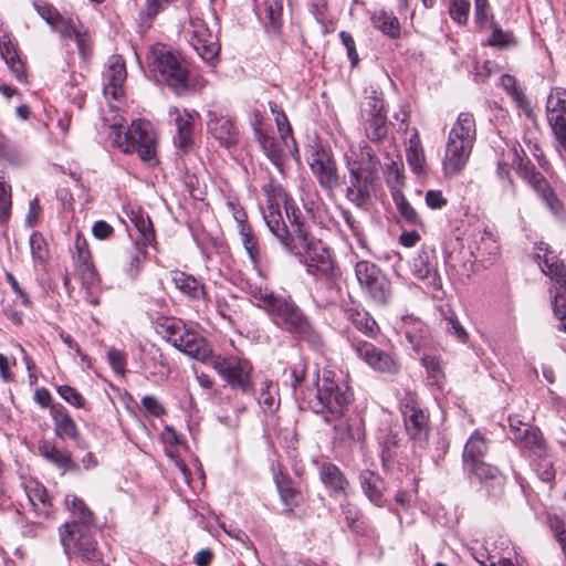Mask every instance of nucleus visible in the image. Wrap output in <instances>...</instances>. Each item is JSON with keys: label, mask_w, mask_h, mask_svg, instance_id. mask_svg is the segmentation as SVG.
Returning a JSON list of instances; mask_svg holds the SVG:
<instances>
[{"label": "nucleus", "mask_w": 566, "mask_h": 566, "mask_svg": "<svg viewBox=\"0 0 566 566\" xmlns=\"http://www.w3.org/2000/svg\"><path fill=\"white\" fill-rule=\"evenodd\" d=\"M65 504L72 514V520L60 531L65 554L69 558H81L84 562L98 560L101 553L93 535V512L76 495H66Z\"/></svg>", "instance_id": "f257e3e1"}, {"label": "nucleus", "mask_w": 566, "mask_h": 566, "mask_svg": "<svg viewBox=\"0 0 566 566\" xmlns=\"http://www.w3.org/2000/svg\"><path fill=\"white\" fill-rule=\"evenodd\" d=\"M353 395L340 375L333 369L318 370L315 390L306 398L307 407L321 415L326 422L339 420L348 409Z\"/></svg>", "instance_id": "f03ea898"}, {"label": "nucleus", "mask_w": 566, "mask_h": 566, "mask_svg": "<svg viewBox=\"0 0 566 566\" xmlns=\"http://www.w3.org/2000/svg\"><path fill=\"white\" fill-rule=\"evenodd\" d=\"M104 126H107L108 139L113 147L125 154L137 153L143 161L155 160L157 139L149 122L133 120L125 133L122 130V117H115L111 124L105 119Z\"/></svg>", "instance_id": "7ed1b4c3"}, {"label": "nucleus", "mask_w": 566, "mask_h": 566, "mask_svg": "<svg viewBox=\"0 0 566 566\" xmlns=\"http://www.w3.org/2000/svg\"><path fill=\"white\" fill-rule=\"evenodd\" d=\"M265 313L275 327L295 339L304 340L312 347L322 345L321 335L291 296L280 295Z\"/></svg>", "instance_id": "20e7f679"}, {"label": "nucleus", "mask_w": 566, "mask_h": 566, "mask_svg": "<svg viewBox=\"0 0 566 566\" xmlns=\"http://www.w3.org/2000/svg\"><path fill=\"white\" fill-rule=\"evenodd\" d=\"M476 138L474 116L469 112L459 114L453 123L446 144L442 168L446 176L460 174L471 155Z\"/></svg>", "instance_id": "39448f33"}, {"label": "nucleus", "mask_w": 566, "mask_h": 566, "mask_svg": "<svg viewBox=\"0 0 566 566\" xmlns=\"http://www.w3.org/2000/svg\"><path fill=\"white\" fill-rule=\"evenodd\" d=\"M147 64L150 75L177 94H181L190 87L187 62L180 54L166 45H151L147 53Z\"/></svg>", "instance_id": "423d86ee"}, {"label": "nucleus", "mask_w": 566, "mask_h": 566, "mask_svg": "<svg viewBox=\"0 0 566 566\" xmlns=\"http://www.w3.org/2000/svg\"><path fill=\"white\" fill-rule=\"evenodd\" d=\"M156 331L174 347L201 363L207 364L213 354L206 338L181 319L160 317L156 322Z\"/></svg>", "instance_id": "0eeeda50"}, {"label": "nucleus", "mask_w": 566, "mask_h": 566, "mask_svg": "<svg viewBox=\"0 0 566 566\" xmlns=\"http://www.w3.org/2000/svg\"><path fill=\"white\" fill-rule=\"evenodd\" d=\"M542 271L555 285L549 289L554 316L559 319L558 329L566 332V272L565 264L556 250H545Z\"/></svg>", "instance_id": "6e6552de"}, {"label": "nucleus", "mask_w": 566, "mask_h": 566, "mask_svg": "<svg viewBox=\"0 0 566 566\" xmlns=\"http://www.w3.org/2000/svg\"><path fill=\"white\" fill-rule=\"evenodd\" d=\"M401 412L407 436L415 451L424 450L429 442V415L423 410L415 396L407 394L401 400Z\"/></svg>", "instance_id": "1a4fd4ad"}, {"label": "nucleus", "mask_w": 566, "mask_h": 566, "mask_svg": "<svg viewBox=\"0 0 566 566\" xmlns=\"http://www.w3.org/2000/svg\"><path fill=\"white\" fill-rule=\"evenodd\" d=\"M232 389L243 392L251 388V364L237 355H211L207 363Z\"/></svg>", "instance_id": "9d476101"}, {"label": "nucleus", "mask_w": 566, "mask_h": 566, "mask_svg": "<svg viewBox=\"0 0 566 566\" xmlns=\"http://www.w3.org/2000/svg\"><path fill=\"white\" fill-rule=\"evenodd\" d=\"M184 35L203 61L212 63L218 57V35L209 29L203 19L191 15L184 27Z\"/></svg>", "instance_id": "9b49d317"}, {"label": "nucleus", "mask_w": 566, "mask_h": 566, "mask_svg": "<svg viewBox=\"0 0 566 566\" xmlns=\"http://www.w3.org/2000/svg\"><path fill=\"white\" fill-rule=\"evenodd\" d=\"M127 72L123 59L118 55L109 57L103 73V93L112 108L118 107L125 101L124 83Z\"/></svg>", "instance_id": "f8f14e48"}, {"label": "nucleus", "mask_w": 566, "mask_h": 566, "mask_svg": "<svg viewBox=\"0 0 566 566\" xmlns=\"http://www.w3.org/2000/svg\"><path fill=\"white\" fill-rule=\"evenodd\" d=\"M346 167L349 172V185L346 189V198L358 208L364 207L370 196L371 178L363 164L345 155Z\"/></svg>", "instance_id": "ddd939ff"}, {"label": "nucleus", "mask_w": 566, "mask_h": 566, "mask_svg": "<svg viewBox=\"0 0 566 566\" xmlns=\"http://www.w3.org/2000/svg\"><path fill=\"white\" fill-rule=\"evenodd\" d=\"M350 344L358 357L374 370L389 375H395L399 371L400 366L397 359L374 344L356 338H353Z\"/></svg>", "instance_id": "4468645a"}, {"label": "nucleus", "mask_w": 566, "mask_h": 566, "mask_svg": "<svg viewBox=\"0 0 566 566\" xmlns=\"http://www.w3.org/2000/svg\"><path fill=\"white\" fill-rule=\"evenodd\" d=\"M549 126L559 144V151L566 150V90H552L546 102Z\"/></svg>", "instance_id": "2eb2a0df"}, {"label": "nucleus", "mask_w": 566, "mask_h": 566, "mask_svg": "<svg viewBox=\"0 0 566 566\" xmlns=\"http://www.w3.org/2000/svg\"><path fill=\"white\" fill-rule=\"evenodd\" d=\"M76 271L81 277L82 287L85 290L87 303L97 305L98 298V274L92 261L91 250H75L72 254Z\"/></svg>", "instance_id": "dca6fc26"}, {"label": "nucleus", "mask_w": 566, "mask_h": 566, "mask_svg": "<svg viewBox=\"0 0 566 566\" xmlns=\"http://www.w3.org/2000/svg\"><path fill=\"white\" fill-rule=\"evenodd\" d=\"M208 133L218 143L229 148L238 142V128L231 116L223 109H210L207 113Z\"/></svg>", "instance_id": "f3484780"}, {"label": "nucleus", "mask_w": 566, "mask_h": 566, "mask_svg": "<svg viewBox=\"0 0 566 566\" xmlns=\"http://www.w3.org/2000/svg\"><path fill=\"white\" fill-rule=\"evenodd\" d=\"M310 167L322 188L333 190L339 185L336 163L327 150L321 148L313 151Z\"/></svg>", "instance_id": "a211bd4d"}, {"label": "nucleus", "mask_w": 566, "mask_h": 566, "mask_svg": "<svg viewBox=\"0 0 566 566\" xmlns=\"http://www.w3.org/2000/svg\"><path fill=\"white\" fill-rule=\"evenodd\" d=\"M197 113H191L186 108L172 106L168 111V116L176 127L174 137L175 145L187 151L193 144V125Z\"/></svg>", "instance_id": "6ab92c4d"}, {"label": "nucleus", "mask_w": 566, "mask_h": 566, "mask_svg": "<svg viewBox=\"0 0 566 566\" xmlns=\"http://www.w3.org/2000/svg\"><path fill=\"white\" fill-rule=\"evenodd\" d=\"M513 441L527 452L532 461L547 453L541 431L532 426L515 427Z\"/></svg>", "instance_id": "aec40b11"}, {"label": "nucleus", "mask_w": 566, "mask_h": 566, "mask_svg": "<svg viewBox=\"0 0 566 566\" xmlns=\"http://www.w3.org/2000/svg\"><path fill=\"white\" fill-rule=\"evenodd\" d=\"M283 203L286 217L291 223V231L293 232V248H315V240L311 235L308 228L300 220V209L292 205L287 199Z\"/></svg>", "instance_id": "412c9836"}, {"label": "nucleus", "mask_w": 566, "mask_h": 566, "mask_svg": "<svg viewBox=\"0 0 566 566\" xmlns=\"http://www.w3.org/2000/svg\"><path fill=\"white\" fill-rule=\"evenodd\" d=\"M463 467L469 474L475 476L481 483L491 488L494 492L502 490L504 479L499 473L497 468L485 463L483 460Z\"/></svg>", "instance_id": "4be33fe9"}, {"label": "nucleus", "mask_w": 566, "mask_h": 566, "mask_svg": "<svg viewBox=\"0 0 566 566\" xmlns=\"http://www.w3.org/2000/svg\"><path fill=\"white\" fill-rule=\"evenodd\" d=\"M127 216L138 233L136 238L137 244L142 245V248L154 245L156 234L149 216L142 209H132Z\"/></svg>", "instance_id": "5701e85b"}, {"label": "nucleus", "mask_w": 566, "mask_h": 566, "mask_svg": "<svg viewBox=\"0 0 566 566\" xmlns=\"http://www.w3.org/2000/svg\"><path fill=\"white\" fill-rule=\"evenodd\" d=\"M522 174L527 182L541 195L552 212L557 214L562 209V203L556 199L542 174L528 167H525Z\"/></svg>", "instance_id": "b1692460"}, {"label": "nucleus", "mask_w": 566, "mask_h": 566, "mask_svg": "<svg viewBox=\"0 0 566 566\" xmlns=\"http://www.w3.org/2000/svg\"><path fill=\"white\" fill-rule=\"evenodd\" d=\"M274 481L285 511L287 513H293L302 501L300 491L294 486L291 478L282 471L274 474Z\"/></svg>", "instance_id": "393cba45"}, {"label": "nucleus", "mask_w": 566, "mask_h": 566, "mask_svg": "<svg viewBox=\"0 0 566 566\" xmlns=\"http://www.w3.org/2000/svg\"><path fill=\"white\" fill-rule=\"evenodd\" d=\"M359 482L368 500L376 506H384L386 500L382 493L385 490L382 478L374 471L365 470L359 474Z\"/></svg>", "instance_id": "a878e982"}, {"label": "nucleus", "mask_w": 566, "mask_h": 566, "mask_svg": "<svg viewBox=\"0 0 566 566\" xmlns=\"http://www.w3.org/2000/svg\"><path fill=\"white\" fill-rule=\"evenodd\" d=\"M329 250H305L304 262L306 270L311 274H323L325 276L334 275V261L332 260Z\"/></svg>", "instance_id": "bb28decb"}, {"label": "nucleus", "mask_w": 566, "mask_h": 566, "mask_svg": "<svg viewBox=\"0 0 566 566\" xmlns=\"http://www.w3.org/2000/svg\"><path fill=\"white\" fill-rule=\"evenodd\" d=\"M52 420L54 423V433L61 439L75 440L78 436L75 421L70 416L69 411L61 403L52 407Z\"/></svg>", "instance_id": "cd10ccee"}, {"label": "nucleus", "mask_w": 566, "mask_h": 566, "mask_svg": "<svg viewBox=\"0 0 566 566\" xmlns=\"http://www.w3.org/2000/svg\"><path fill=\"white\" fill-rule=\"evenodd\" d=\"M39 452L45 460L62 470L63 473L69 471L77 472L80 470L78 464L71 459L69 453L61 451L49 441H42L39 444Z\"/></svg>", "instance_id": "c85d7f7f"}, {"label": "nucleus", "mask_w": 566, "mask_h": 566, "mask_svg": "<svg viewBox=\"0 0 566 566\" xmlns=\"http://www.w3.org/2000/svg\"><path fill=\"white\" fill-rule=\"evenodd\" d=\"M226 206L237 222L243 248H255L256 239L252 233L251 227L247 223V213L242 206L234 199H228Z\"/></svg>", "instance_id": "c756f323"}, {"label": "nucleus", "mask_w": 566, "mask_h": 566, "mask_svg": "<svg viewBox=\"0 0 566 566\" xmlns=\"http://www.w3.org/2000/svg\"><path fill=\"white\" fill-rule=\"evenodd\" d=\"M319 479L333 493L346 494L348 481L337 465L329 462L323 463L319 469Z\"/></svg>", "instance_id": "7c9ffc66"}, {"label": "nucleus", "mask_w": 566, "mask_h": 566, "mask_svg": "<svg viewBox=\"0 0 566 566\" xmlns=\"http://www.w3.org/2000/svg\"><path fill=\"white\" fill-rule=\"evenodd\" d=\"M264 221L270 231L279 239V242L285 248L293 247L292 237L293 232L289 230L282 219L280 208L268 209L264 212Z\"/></svg>", "instance_id": "2f4dec72"}, {"label": "nucleus", "mask_w": 566, "mask_h": 566, "mask_svg": "<svg viewBox=\"0 0 566 566\" xmlns=\"http://www.w3.org/2000/svg\"><path fill=\"white\" fill-rule=\"evenodd\" d=\"M25 493L38 514L44 516L50 515L52 504L43 484L36 481H30L25 484Z\"/></svg>", "instance_id": "473e14b6"}, {"label": "nucleus", "mask_w": 566, "mask_h": 566, "mask_svg": "<svg viewBox=\"0 0 566 566\" xmlns=\"http://www.w3.org/2000/svg\"><path fill=\"white\" fill-rule=\"evenodd\" d=\"M439 312L441 316L440 324L444 332L454 337L459 343L465 344L469 339V334L459 322L454 311L449 305H446L441 306Z\"/></svg>", "instance_id": "72a5a7b5"}, {"label": "nucleus", "mask_w": 566, "mask_h": 566, "mask_svg": "<svg viewBox=\"0 0 566 566\" xmlns=\"http://www.w3.org/2000/svg\"><path fill=\"white\" fill-rule=\"evenodd\" d=\"M406 160L412 172L420 176L426 172L427 163L424 151L417 132L410 138L406 150Z\"/></svg>", "instance_id": "f704fd0d"}, {"label": "nucleus", "mask_w": 566, "mask_h": 566, "mask_svg": "<svg viewBox=\"0 0 566 566\" xmlns=\"http://www.w3.org/2000/svg\"><path fill=\"white\" fill-rule=\"evenodd\" d=\"M371 22L377 30L391 39L400 36V23L392 12L377 10L371 15Z\"/></svg>", "instance_id": "c9c22d12"}, {"label": "nucleus", "mask_w": 566, "mask_h": 566, "mask_svg": "<svg viewBox=\"0 0 566 566\" xmlns=\"http://www.w3.org/2000/svg\"><path fill=\"white\" fill-rule=\"evenodd\" d=\"M345 317L352 322L355 327L367 336H374L377 333L376 321L363 308L349 307L345 310Z\"/></svg>", "instance_id": "e433bc0d"}, {"label": "nucleus", "mask_w": 566, "mask_h": 566, "mask_svg": "<svg viewBox=\"0 0 566 566\" xmlns=\"http://www.w3.org/2000/svg\"><path fill=\"white\" fill-rule=\"evenodd\" d=\"M172 282L181 293L190 298L199 300L205 296L203 284L191 275L184 272H176Z\"/></svg>", "instance_id": "4c0bfd02"}, {"label": "nucleus", "mask_w": 566, "mask_h": 566, "mask_svg": "<svg viewBox=\"0 0 566 566\" xmlns=\"http://www.w3.org/2000/svg\"><path fill=\"white\" fill-rule=\"evenodd\" d=\"M488 450L485 439L475 431L468 439L463 451V465L483 460Z\"/></svg>", "instance_id": "58836bf2"}, {"label": "nucleus", "mask_w": 566, "mask_h": 566, "mask_svg": "<svg viewBox=\"0 0 566 566\" xmlns=\"http://www.w3.org/2000/svg\"><path fill=\"white\" fill-rule=\"evenodd\" d=\"M363 292L373 303L384 306L391 300V283L385 275L378 276V280L376 279L374 284Z\"/></svg>", "instance_id": "ea45409f"}, {"label": "nucleus", "mask_w": 566, "mask_h": 566, "mask_svg": "<svg viewBox=\"0 0 566 566\" xmlns=\"http://www.w3.org/2000/svg\"><path fill=\"white\" fill-rule=\"evenodd\" d=\"M355 273L357 281L363 291L370 287L378 276H384L381 271L368 261H359L356 263Z\"/></svg>", "instance_id": "a19ab883"}, {"label": "nucleus", "mask_w": 566, "mask_h": 566, "mask_svg": "<svg viewBox=\"0 0 566 566\" xmlns=\"http://www.w3.org/2000/svg\"><path fill=\"white\" fill-rule=\"evenodd\" d=\"M248 285V293L250 294L253 304L264 312H266L280 296V294H274L272 291L266 287H262L260 284L249 283Z\"/></svg>", "instance_id": "79ce46f5"}, {"label": "nucleus", "mask_w": 566, "mask_h": 566, "mask_svg": "<svg viewBox=\"0 0 566 566\" xmlns=\"http://www.w3.org/2000/svg\"><path fill=\"white\" fill-rule=\"evenodd\" d=\"M421 363L426 368L428 382L431 386L441 387L444 379L441 359L434 355H424Z\"/></svg>", "instance_id": "37998d69"}, {"label": "nucleus", "mask_w": 566, "mask_h": 566, "mask_svg": "<svg viewBox=\"0 0 566 566\" xmlns=\"http://www.w3.org/2000/svg\"><path fill=\"white\" fill-rule=\"evenodd\" d=\"M392 199L400 218L410 226L421 224V219L415 208L400 191L392 192Z\"/></svg>", "instance_id": "c03bdc74"}, {"label": "nucleus", "mask_w": 566, "mask_h": 566, "mask_svg": "<svg viewBox=\"0 0 566 566\" xmlns=\"http://www.w3.org/2000/svg\"><path fill=\"white\" fill-rule=\"evenodd\" d=\"M259 142L265 156L271 160L273 165L281 169L284 157V151L281 146V144H283L282 140L277 142L273 137L261 135Z\"/></svg>", "instance_id": "a18cd8bd"}, {"label": "nucleus", "mask_w": 566, "mask_h": 566, "mask_svg": "<svg viewBox=\"0 0 566 566\" xmlns=\"http://www.w3.org/2000/svg\"><path fill=\"white\" fill-rule=\"evenodd\" d=\"M366 136L371 142H380L387 135V116L363 118Z\"/></svg>", "instance_id": "49530a36"}, {"label": "nucleus", "mask_w": 566, "mask_h": 566, "mask_svg": "<svg viewBox=\"0 0 566 566\" xmlns=\"http://www.w3.org/2000/svg\"><path fill=\"white\" fill-rule=\"evenodd\" d=\"M52 29L63 39H73L82 29V25L76 17H64L60 14L56 24H54Z\"/></svg>", "instance_id": "de8ad7c7"}, {"label": "nucleus", "mask_w": 566, "mask_h": 566, "mask_svg": "<svg viewBox=\"0 0 566 566\" xmlns=\"http://www.w3.org/2000/svg\"><path fill=\"white\" fill-rule=\"evenodd\" d=\"M262 190L266 197L268 209L280 208L281 203L287 199L283 187L274 180L265 184Z\"/></svg>", "instance_id": "09e8293b"}, {"label": "nucleus", "mask_w": 566, "mask_h": 566, "mask_svg": "<svg viewBox=\"0 0 566 566\" xmlns=\"http://www.w3.org/2000/svg\"><path fill=\"white\" fill-rule=\"evenodd\" d=\"M470 0H449L450 18L459 25H465L469 19Z\"/></svg>", "instance_id": "8fccbe9b"}, {"label": "nucleus", "mask_w": 566, "mask_h": 566, "mask_svg": "<svg viewBox=\"0 0 566 566\" xmlns=\"http://www.w3.org/2000/svg\"><path fill=\"white\" fill-rule=\"evenodd\" d=\"M378 117V116H387L384 112V101L380 96L376 94V92L373 93V95H369L366 97L365 102L363 103L361 108V117Z\"/></svg>", "instance_id": "3c124183"}, {"label": "nucleus", "mask_w": 566, "mask_h": 566, "mask_svg": "<svg viewBox=\"0 0 566 566\" xmlns=\"http://www.w3.org/2000/svg\"><path fill=\"white\" fill-rule=\"evenodd\" d=\"M343 218L349 229L348 237L352 238V240L347 239V244L349 248H354V245L357 247H365V238L364 234L360 231V228L356 220L353 218V216L348 211L343 212Z\"/></svg>", "instance_id": "603ef678"}, {"label": "nucleus", "mask_w": 566, "mask_h": 566, "mask_svg": "<svg viewBox=\"0 0 566 566\" xmlns=\"http://www.w3.org/2000/svg\"><path fill=\"white\" fill-rule=\"evenodd\" d=\"M56 391L66 402L73 407L85 408L86 400L75 388L67 385H61L57 386Z\"/></svg>", "instance_id": "864d4df0"}, {"label": "nucleus", "mask_w": 566, "mask_h": 566, "mask_svg": "<svg viewBox=\"0 0 566 566\" xmlns=\"http://www.w3.org/2000/svg\"><path fill=\"white\" fill-rule=\"evenodd\" d=\"M533 465L535 472L542 481L549 482L554 479L555 471L553 463L547 454H544L542 458H536V460L533 461Z\"/></svg>", "instance_id": "5fc2aeb1"}, {"label": "nucleus", "mask_w": 566, "mask_h": 566, "mask_svg": "<svg viewBox=\"0 0 566 566\" xmlns=\"http://www.w3.org/2000/svg\"><path fill=\"white\" fill-rule=\"evenodd\" d=\"M107 361L111 365L112 369L120 375L124 376L126 373V355L117 349V348H111L107 352Z\"/></svg>", "instance_id": "6e6d98bb"}, {"label": "nucleus", "mask_w": 566, "mask_h": 566, "mask_svg": "<svg viewBox=\"0 0 566 566\" xmlns=\"http://www.w3.org/2000/svg\"><path fill=\"white\" fill-rule=\"evenodd\" d=\"M275 124H276L277 130L281 135L283 145L286 148H290V143H292L294 145V139L291 136L292 129L289 124L287 117L285 116V114L283 112H277V114L275 116Z\"/></svg>", "instance_id": "4d7b16f0"}, {"label": "nucleus", "mask_w": 566, "mask_h": 566, "mask_svg": "<svg viewBox=\"0 0 566 566\" xmlns=\"http://www.w3.org/2000/svg\"><path fill=\"white\" fill-rule=\"evenodd\" d=\"M547 523L549 528L554 532L556 539L558 541L562 552L566 553V537L565 534V523L562 517L557 515H548Z\"/></svg>", "instance_id": "13d9d810"}, {"label": "nucleus", "mask_w": 566, "mask_h": 566, "mask_svg": "<svg viewBox=\"0 0 566 566\" xmlns=\"http://www.w3.org/2000/svg\"><path fill=\"white\" fill-rule=\"evenodd\" d=\"M11 209L10 187L0 178V222L8 220Z\"/></svg>", "instance_id": "bf43d9fd"}, {"label": "nucleus", "mask_w": 566, "mask_h": 566, "mask_svg": "<svg viewBox=\"0 0 566 566\" xmlns=\"http://www.w3.org/2000/svg\"><path fill=\"white\" fill-rule=\"evenodd\" d=\"M145 259L146 250H128V253L126 255L128 266L125 268V271L132 276L135 275L138 272Z\"/></svg>", "instance_id": "052dcab7"}, {"label": "nucleus", "mask_w": 566, "mask_h": 566, "mask_svg": "<svg viewBox=\"0 0 566 566\" xmlns=\"http://www.w3.org/2000/svg\"><path fill=\"white\" fill-rule=\"evenodd\" d=\"M474 18L480 27H484L491 21L489 0H474Z\"/></svg>", "instance_id": "680f3d73"}, {"label": "nucleus", "mask_w": 566, "mask_h": 566, "mask_svg": "<svg viewBox=\"0 0 566 566\" xmlns=\"http://www.w3.org/2000/svg\"><path fill=\"white\" fill-rule=\"evenodd\" d=\"M336 438L344 442H350L359 439V432L353 429L347 421H340L334 427Z\"/></svg>", "instance_id": "e2e57ef3"}, {"label": "nucleus", "mask_w": 566, "mask_h": 566, "mask_svg": "<svg viewBox=\"0 0 566 566\" xmlns=\"http://www.w3.org/2000/svg\"><path fill=\"white\" fill-rule=\"evenodd\" d=\"M306 375V361L303 357H298L296 361L293 363L291 366V386L296 389L297 386H300L303 380L305 379Z\"/></svg>", "instance_id": "0e129e2a"}, {"label": "nucleus", "mask_w": 566, "mask_h": 566, "mask_svg": "<svg viewBox=\"0 0 566 566\" xmlns=\"http://www.w3.org/2000/svg\"><path fill=\"white\" fill-rule=\"evenodd\" d=\"M142 406L151 416L159 418L166 413L165 407L153 395H146L142 398Z\"/></svg>", "instance_id": "69168bd1"}, {"label": "nucleus", "mask_w": 566, "mask_h": 566, "mask_svg": "<svg viewBox=\"0 0 566 566\" xmlns=\"http://www.w3.org/2000/svg\"><path fill=\"white\" fill-rule=\"evenodd\" d=\"M500 82L501 86L513 97L514 101L518 103L523 101L524 95L522 91L517 87L516 80L514 76L503 74L500 78Z\"/></svg>", "instance_id": "338daca9"}, {"label": "nucleus", "mask_w": 566, "mask_h": 566, "mask_svg": "<svg viewBox=\"0 0 566 566\" xmlns=\"http://www.w3.org/2000/svg\"><path fill=\"white\" fill-rule=\"evenodd\" d=\"M513 41L512 34L494 27L488 42L492 46L505 48Z\"/></svg>", "instance_id": "774afa93"}]
</instances>
